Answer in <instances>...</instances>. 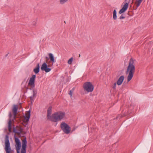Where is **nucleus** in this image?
<instances>
[{"label":"nucleus","mask_w":153,"mask_h":153,"mask_svg":"<svg viewBox=\"0 0 153 153\" xmlns=\"http://www.w3.org/2000/svg\"><path fill=\"white\" fill-rule=\"evenodd\" d=\"M52 108L49 107L47 110V118L48 120L53 122H56L61 120L65 116V113L62 111H58L53 114L51 116Z\"/></svg>","instance_id":"nucleus-1"},{"label":"nucleus","mask_w":153,"mask_h":153,"mask_svg":"<svg viewBox=\"0 0 153 153\" xmlns=\"http://www.w3.org/2000/svg\"><path fill=\"white\" fill-rule=\"evenodd\" d=\"M133 59L131 58L129 60V65L126 71V74H128L127 77V82H129L133 77L135 71V63Z\"/></svg>","instance_id":"nucleus-2"},{"label":"nucleus","mask_w":153,"mask_h":153,"mask_svg":"<svg viewBox=\"0 0 153 153\" xmlns=\"http://www.w3.org/2000/svg\"><path fill=\"white\" fill-rule=\"evenodd\" d=\"M15 140L16 143L15 146L17 153H20L19 150L21 147V142L19 139L16 136H15ZM27 141L25 137L22 141L21 153H26Z\"/></svg>","instance_id":"nucleus-3"},{"label":"nucleus","mask_w":153,"mask_h":153,"mask_svg":"<svg viewBox=\"0 0 153 153\" xmlns=\"http://www.w3.org/2000/svg\"><path fill=\"white\" fill-rule=\"evenodd\" d=\"M83 88L84 90L87 92H91L93 91L94 86L91 82H86L83 85Z\"/></svg>","instance_id":"nucleus-4"},{"label":"nucleus","mask_w":153,"mask_h":153,"mask_svg":"<svg viewBox=\"0 0 153 153\" xmlns=\"http://www.w3.org/2000/svg\"><path fill=\"white\" fill-rule=\"evenodd\" d=\"M4 150L6 153H11V149L10 146V143L9 140V136L7 135L5 136V138Z\"/></svg>","instance_id":"nucleus-5"},{"label":"nucleus","mask_w":153,"mask_h":153,"mask_svg":"<svg viewBox=\"0 0 153 153\" xmlns=\"http://www.w3.org/2000/svg\"><path fill=\"white\" fill-rule=\"evenodd\" d=\"M60 128L65 133L68 134L71 131V128L66 123L62 122L60 125Z\"/></svg>","instance_id":"nucleus-6"},{"label":"nucleus","mask_w":153,"mask_h":153,"mask_svg":"<svg viewBox=\"0 0 153 153\" xmlns=\"http://www.w3.org/2000/svg\"><path fill=\"white\" fill-rule=\"evenodd\" d=\"M36 77V75H33L30 78L28 83V85L30 86L32 88H34L35 86V81Z\"/></svg>","instance_id":"nucleus-7"},{"label":"nucleus","mask_w":153,"mask_h":153,"mask_svg":"<svg viewBox=\"0 0 153 153\" xmlns=\"http://www.w3.org/2000/svg\"><path fill=\"white\" fill-rule=\"evenodd\" d=\"M41 69L42 71H45L46 72H48L51 70V68H48V65L45 62L44 63L42 64Z\"/></svg>","instance_id":"nucleus-8"},{"label":"nucleus","mask_w":153,"mask_h":153,"mask_svg":"<svg viewBox=\"0 0 153 153\" xmlns=\"http://www.w3.org/2000/svg\"><path fill=\"white\" fill-rule=\"evenodd\" d=\"M18 109V106L17 105H13V108L12 109V111L14 115V119H15L17 113Z\"/></svg>","instance_id":"nucleus-9"},{"label":"nucleus","mask_w":153,"mask_h":153,"mask_svg":"<svg viewBox=\"0 0 153 153\" xmlns=\"http://www.w3.org/2000/svg\"><path fill=\"white\" fill-rule=\"evenodd\" d=\"M128 5V3H127L125 4L122 8L119 11V13L121 14L124 12L127 9Z\"/></svg>","instance_id":"nucleus-10"},{"label":"nucleus","mask_w":153,"mask_h":153,"mask_svg":"<svg viewBox=\"0 0 153 153\" xmlns=\"http://www.w3.org/2000/svg\"><path fill=\"white\" fill-rule=\"evenodd\" d=\"M143 0H136L134 3V9L135 10H137V8L139 7L141 3H142Z\"/></svg>","instance_id":"nucleus-11"},{"label":"nucleus","mask_w":153,"mask_h":153,"mask_svg":"<svg viewBox=\"0 0 153 153\" xmlns=\"http://www.w3.org/2000/svg\"><path fill=\"white\" fill-rule=\"evenodd\" d=\"M125 78L123 75L121 76L119 78L117 82V84L119 85H120L122 83Z\"/></svg>","instance_id":"nucleus-12"},{"label":"nucleus","mask_w":153,"mask_h":153,"mask_svg":"<svg viewBox=\"0 0 153 153\" xmlns=\"http://www.w3.org/2000/svg\"><path fill=\"white\" fill-rule=\"evenodd\" d=\"M49 58L50 59V61L52 62V64L51 66H52L53 64L55 62L54 57L53 54L51 53H49L48 54Z\"/></svg>","instance_id":"nucleus-13"},{"label":"nucleus","mask_w":153,"mask_h":153,"mask_svg":"<svg viewBox=\"0 0 153 153\" xmlns=\"http://www.w3.org/2000/svg\"><path fill=\"white\" fill-rule=\"evenodd\" d=\"M26 116L25 117V119L26 120V122H28L30 119V111L29 110L28 112L26 114Z\"/></svg>","instance_id":"nucleus-14"},{"label":"nucleus","mask_w":153,"mask_h":153,"mask_svg":"<svg viewBox=\"0 0 153 153\" xmlns=\"http://www.w3.org/2000/svg\"><path fill=\"white\" fill-rule=\"evenodd\" d=\"M40 66L39 63H38L35 68L33 70L34 72L36 74H38L39 71Z\"/></svg>","instance_id":"nucleus-15"},{"label":"nucleus","mask_w":153,"mask_h":153,"mask_svg":"<svg viewBox=\"0 0 153 153\" xmlns=\"http://www.w3.org/2000/svg\"><path fill=\"white\" fill-rule=\"evenodd\" d=\"M22 129L21 128H20V129L17 130H16L15 127L13 128V132L16 134H20L22 133Z\"/></svg>","instance_id":"nucleus-16"},{"label":"nucleus","mask_w":153,"mask_h":153,"mask_svg":"<svg viewBox=\"0 0 153 153\" xmlns=\"http://www.w3.org/2000/svg\"><path fill=\"white\" fill-rule=\"evenodd\" d=\"M8 129L10 132L11 131V120L10 118L8 122Z\"/></svg>","instance_id":"nucleus-17"},{"label":"nucleus","mask_w":153,"mask_h":153,"mask_svg":"<svg viewBox=\"0 0 153 153\" xmlns=\"http://www.w3.org/2000/svg\"><path fill=\"white\" fill-rule=\"evenodd\" d=\"M113 19L114 20H115L117 19V11L116 10H114L113 12Z\"/></svg>","instance_id":"nucleus-18"},{"label":"nucleus","mask_w":153,"mask_h":153,"mask_svg":"<svg viewBox=\"0 0 153 153\" xmlns=\"http://www.w3.org/2000/svg\"><path fill=\"white\" fill-rule=\"evenodd\" d=\"M32 90L33 93L32 96L36 97V94L37 93V91L34 88H33Z\"/></svg>","instance_id":"nucleus-19"},{"label":"nucleus","mask_w":153,"mask_h":153,"mask_svg":"<svg viewBox=\"0 0 153 153\" xmlns=\"http://www.w3.org/2000/svg\"><path fill=\"white\" fill-rule=\"evenodd\" d=\"M68 0H59V3L61 4H63L67 2Z\"/></svg>","instance_id":"nucleus-20"},{"label":"nucleus","mask_w":153,"mask_h":153,"mask_svg":"<svg viewBox=\"0 0 153 153\" xmlns=\"http://www.w3.org/2000/svg\"><path fill=\"white\" fill-rule=\"evenodd\" d=\"M73 58L71 57L70 58L68 61V63L69 65H71L72 64V62L73 61Z\"/></svg>","instance_id":"nucleus-21"},{"label":"nucleus","mask_w":153,"mask_h":153,"mask_svg":"<svg viewBox=\"0 0 153 153\" xmlns=\"http://www.w3.org/2000/svg\"><path fill=\"white\" fill-rule=\"evenodd\" d=\"M125 17L124 16L123 14H122L119 18V19L120 20L124 19Z\"/></svg>","instance_id":"nucleus-22"},{"label":"nucleus","mask_w":153,"mask_h":153,"mask_svg":"<svg viewBox=\"0 0 153 153\" xmlns=\"http://www.w3.org/2000/svg\"><path fill=\"white\" fill-rule=\"evenodd\" d=\"M116 83L115 82L114 83L113 85L112 86V88L114 89H115L116 88Z\"/></svg>","instance_id":"nucleus-23"},{"label":"nucleus","mask_w":153,"mask_h":153,"mask_svg":"<svg viewBox=\"0 0 153 153\" xmlns=\"http://www.w3.org/2000/svg\"><path fill=\"white\" fill-rule=\"evenodd\" d=\"M73 92L71 91V90L69 91V94L70 95V97H72V94Z\"/></svg>","instance_id":"nucleus-24"},{"label":"nucleus","mask_w":153,"mask_h":153,"mask_svg":"<svg viewBox=\"0 0 153 153\" xmlns=\"http://www.w3.org/2000/svg\"><path fill=\"white\" fill-rule=\"evenodd\" d=\"M33 97V96H31L30 97V100L31 101V102H33V97Z\"/></svg>","instance_id":"nucleus-25"},{"label":"nucleus","mask_w":153,"mask_h":153,"mask_svg":"<svg viewBox=\"0 0 153 153\" xmlns=\"http://www.w3.org/2000/svg\"><path fill=\"white\" fill-rule=\"evenodd\" d=\"M74 89H75V88L74 87V88H73L71 90V91H72L73 92H74Z\"/></svg>","instance_id":"nucleus-26"},{"label":"nucleus","mask_w":153,"mask_h":153,"mask_svg":"<svg viewBox=\"0 0 153 153\" xmlns=\"http://www.w3.org/2000/svg\"><path fill=\"white\" fill-rule=\"evenodd\" d=\"M9 116L10 117H11L12 116V115H11L10 113L9 114Z\"/></svg>","instance_id":"nucleus-27"},{"label":"nucleus","mask_w":153,"mask_h":153,"mask_svg":"<svg viewBox=\"0 0 153 153\" xmlns=\"http://www.w3.org/2000/svg\"><path fill=\"white\" fill-rule=\"evenodd\" d=\"M36 24V22H33V25H35Z\"/></svg>","instance_id":"nucleus-28"},{"label":"nucleus","mask_w":153,"mask_h":153,"mask_svg":"<svg viewBox=\"0 0 153 153\" xmlns=\"http://www.w3.org/2000/svg\"><path fill=\"white\" fill-rule=\"evenodd\" d=\"M64 22L66 23V22L65 21Z\"/></svg>","instance_id":"nucleus-29"}]
</instances>
